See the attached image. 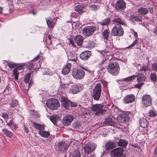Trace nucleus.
<instances>
[{"label":"nucleus","instance_id":"nucleus-44","mask_svg":"<svg viewBox=\"0 0 157 157\" xmlns=\"http://www.w3.org/2000/svg\"><path fill=\"white\" fill-rule=\"evenodd\" d=\"M132 19L134 21L139 22L142 21V18L140 16H135L133 17Z\"/></svg>","mask_w":157,"mask_h":157},{"label":"nucleus","instance_id":"nucleus-21","mask_svg":"<svg viewBox=\"0 0 157 157\" xmlns=\"http://www.w3.org/2000/svg\"><path fill=\"white\" fill-rule=\"evenodd\" d=\"M23 68V65H19L15 68L13 72V75H14V78L16 80H17L18 79V75L19 72L18 70H21Z\"/></svg>","mask_w":157,"mask_h":157},{"label":"nucleus","instance_id":"nucleus-33","mask_svg":"<svg viewBox=\"0 0 157 157\" xmlns=\"http://www.w3.org/2000/svg\"><path fill=\"white\" fill-rule=\"evenodd\" d=\"M31 75V73L27 74L25 75V77L24 78V82L26 83H29L28 86L29 88V87L30 85L31 84V82H30L29 83L30 78Z\"/></svg>","mask_w":157,"mask_h":157},{"label":"nucleus","instance_id":"nucleus-10","mask_svg":"<svg viewBox=\"0 0 157 157\" xmlns=\"http://www.w3.org/2000/svg\"><path fill=\"white\" fill-rule=\"evenodd\" d=\"M123 152L122 148L118 147L112 150L111 153L113 157H126L125 154Z\"/></svg>","mask_w":157,"mask_h":157},{"label":"nucleus","instance_id":"nucleus-45","mask_svg":"<svg viewBox=\"0 0 157 157\" xmlns=\"http://www.w3.org/2000/svg\"><path fill=\"white\" fill-rule=\"evenodd\" d=\"M84 43L86 44V47H91L93 46V42L90 41H85Z\"/></svg>","mask_w":157,"mask_h":157},{"label":"nucleus","instance_id":"nucleus-17","mask_svg":"<svg viewBox=\"0 0 157 157\" xmlns=\"http://www.w3.org/2000/svg\"><path fill=\"white\" fill-rule=\"evenodd\" d=\"M60 100L62 105L65 108L72 106V102L65 97L62 96Z\"/></svg>","mask_w":157,"mask_h":157},{"label":"nucleus","instance_id":"nucleus-23","mask_svg":"<svg viewBox=\"0 0 157 157\" xmlns=\"http://www.w3.org/2000/svg\"><path fill=\"white\" fill-rule=\"evenodd\" d=\"M71 64L70 63H67L65 67L63 68L62 70V73L64 75L68 74L70 71Z\"/></svg>","mask_w":157,"mask_h":157},{"label":"nucleus","instance_id":"nucleus-13","mask_svg":"<svg viewBox=\"0 0 157 157\" xmlns=\"http://www.w3.org/2000/svg\"><path fill=\"white\" fill-rule=\"evenodd\" d=\"M57 147L60 152L63 153L66 151L69 145L66 142L62 141L58 143Z\"/></svg>","mask_w":157,"mask_h":157},{"label":"nucleus","instance_id":"nucleus-26","mask_svg":"<svg viewBox=\"0 0 157 157\" xmlns=\"http://www.w3.org/2000/svg\"><path fill=\"white\" fill-rule=\"evenodd\" d=\"M116 143H117L118 146L124 147H126L128 144V142L127 140L121 139L118 140V141H116Z\"/></svg>","mask_w":157,"mask_h":157},{"label":"nucleus","instance_id":"nucleus-28","mask_svg":"<svg viewBox=\"0 0 157 157\" xmlns=\"http://www.w3.org/2000/svg\"><path fill=\"white\" fill-rule=\"evenodd\" d=\"M148 122L145 118H143L140 119V126L143 128H146L148 125Z\"/></svg>","mask_w":157,"mask_h":157},{"label":"nucleus","instance_id":"nucleus-55","mask_svg":"<svg viewBox=\"0 0 157 157\" xmlns=\"http://www.w3.org/2000/svg\"><path fill=\"white\" fill-rule=\"evenodd\" d=\"M43 75L47 74V75H52V72H51L49 71H46L43 72Z\"/></svg>","mask_w":157,"mask_h":157},{"label":"nucleus","instance_id":"nucleus-38","mask_svg":"<svg viewBox=\"0 0 157 157\" xmlns=\"http://www.w3.org/2000/svg\"><path fill=\"white\" fill-rule=\"evenodd\" d=\"M4 134L9 137H11L13 136V133L11 132L8 130L6 128H4L2 130Z\"/></svg>","mask_w":157,"mask_h":157},{"label":"nucleus","instance_id":"nucleus-34","mask_svg":"<svg viewBox=\"0 0 157 157\" xmlns=\"http://www.w3.org/2000/svg\"><path fill=\"white\" fill-rule=\"evenodd\" d=\"M46 22L48 27L52 28L54 26V23H53V20L50 17H48L46 19Z\"/></svg>","mask_w":157,"mask_h":157},{"label":"nucleus","instance_id":"nucleus-50","mask_svg":"<svg viewBox=\"0 0 157 157\" xmlns=\"http://www.w3.org/2000/svg\"><path fill=\"white\" fill-rule=\"evenodd\" d=\"M149 115L150 117H154L156 115V113L151 110L149 112Z\"/></svg>","mask_w":157,"mask_h":157},{"label":"nucleus","instance_id":"nucleus-32","mask_svg":"<svg viewBox=\"0 0 157 157\" xmlns=\"http://www.w3.org/2000/svg\"><path fill=\"white\" fill-rule=\"evenodd\" d=\"M69 60L75 62L77 59L76 55L74 52H71L68 56Z\"/></svg>","mask_w":157,"mask_h":157},{"label":"nucleus","instance_id":"nucleus-4","mask_svg":"<svg viewBox=\"0 0 157 157\" xmlns=\"http://www.w3.org/2000/svg\"><path fill=\"white\" fill-rule=\"evenodd\" d=\"M109 34V31L107 29L105 30L102 33L103 38L104 39L105 42L106 43L107 48V49H106L105 51V52H109L113 47V43L108 40V37Z\"/></svg>","mask_w":157,"mask_h":157},{"label":"nucleus","instance_id":"nucleus-24","mask_svg":"<svg viewBox=\"0 0 157 157\" xmlns=\"http://www.w3.org/2000/svg\"><path fill=\"white\" fill-rule=\"evenodd\" d=\"M83 37L80 35H77L75 38V40L76 43L79 46H81L83 42Z\"/></svg>","mask_w":157,"mask_h":157},{"label":"nucleus","instance_id":"nucleus-58","mask_svg":"<svg viewBox=\"0 0 157 157\" xmlns=\"http://www.w3.org/2000/svg\"><path fill=\"white\" fill-rule=\"evenodd\" d=\"M24 129L25 132L26 133H28L29 132V130L28 128L25 126H24Z\"/></svg>","mask_w":157,"mask_h":157},{"label":"nucleus","instance_id":"nucleus-30","mask_svg":"<svg viewBox=\"0 0 157 157\" xmlns=\"http://www.w3.org/2000/svg\"><path fill=\"white\" fill-rule=\"evenodd\" d=\"M49 119L52 122L54 125H55L56 124V122L59 120L60 117L56 115H53L52 116H50Z\"/></svg>","mask_w":157,"mask_h":157},{"label":"nucleus","instance_id":"nucleus-57","mask_svg":"<svg viewBox=\"0 0 157 157\" xmlns=\"http://www.w3.org/2000/svg\"><path fill=\"white\" fill-rule=\"evenodd\" d=\"M34 65V64L32 63H29L28 65V68L29 69H31L32 68H33V66Z\"/></svg>","mask_w":157,"mask_h":157},{"label":"nucleus","instance_id":"nucleus-15","mask_svg":"<svg viewBox=\"0 0 157 157\" xmlns=\"http://www.w3.org/2000/svg\"><path fill=\"white\" fill-rule=\"evenodd\" d=\"M74 119V116L68 114L64 117L62 121L63 124L65 126L70 124Z\"/></svg>","mask_w":157,"mask_h":157},{"label":"nucleus","instance_id":"nucleus-60","mask_svg":"<svg viewBox=\"0 0 157 157\" xmlns=\"http://www.w3.org/2000/svg\"><path fill=\"white\" fill-rule=\"evenodd\" d=\"M13 124V122L12 120L10 121L7 124L8 125H12Z\"/></svg>","mask_w":157,"mask_h":157},{"label":"nucleus","instance_id":"nucleus-42","mask_svg":"<svg viewBox=\"0 0 157 157\" xmlns=\"http://www.w3.org/2000/svg\"><path fill=\"white\" fill-rule=\"evenodd\" d=\"M71 155L72 157H80L81 154L79 151L76 150L73 152Z\"/></svg>","mask_w":157,"mask_h":157},{"label":"nucleus","instance_id":"nucleus-61","mask_svg":"<svg viewBox=\"0 0 157 157\" xmlns=\"http://www.w3.org/2000/svg\"><path fill=\"white\" fill-rule=\"evenodd\" d=\"M149 10L150 13H152L153 12V8L152 7L149 8Z\"/></svg>","mask_w":157,"mask_h":157},{"label":"nucleus","instance_id":"nucleus-36","mask_svg":"<svg viewBox=\"0 0 157 157\" xmlns=\"http://www.w3.org/2000/svg\"><path fill=\"white\" fill-rule=\"evenodd\" d=\"M115 144L113 142H108L105 145L106 149H110L114 147Z\"/></svg>","mask_w":157,"mask_h":157},{"label":"nucleus","instance_id":"nucleus-64","mask_svg":"<svg viewBox=\"0 0 157 157\" xmlns=\"http://www.w3.org/2000/svg\"><path fill=\"white\" fill-rule=\"evenodd\" d=\"M154 152L155 154L157 155V146L155 148V149L154 150Z\"/></svg>","mask_w":157,"mask_h":157},{"label":"nucleus","instance_id":"nucleus-40","mask_svg":"<svg viewBox=\"0 0 157 157\" xmlns=\"http://www.w3.org/2000/svg\"><path fill=\"white\" fill-rule=\"evenodd\" d=\"M83 8V6L81 5H78L75 8V10L80 13L82 12Z\"/></svg>","mask_w":157,"mask_h":157},{"label":"nucleus","instance_id":"nucleus-53","mask_svg":"<svg viewBox=\"0 0 157 157\" xmlns=\"http://www.w3.org/2000/svg\"><path fill=\"white\" fill-rule=\"evenodd\" d=\"M61 87L62 89H64L65 88L68 86V84H64L61 82L60 84Z\"/></svg>","mask_w":157,"mask_h":157},{"label":"nucleus","instance_id":"nucleus-7","mask_svg":"<svg viewBox=\"0 0 157 157\" xmlns=\"http://www.w3.org/2000/svg\"><path fill=\"white\" fill-rule=\"evenodd\" d=\"M101 84L100 83L96 85L93 92L92 97L94 100L98 101L99 99L101 96Z\"/></svg>","mask_w":157,"mask_h":157},{"label":"nucleus","instance_id":"nucleus-5","mask_svg":"<svg viewBox=\"0 0 157 157\" xmlns=\"http://www.w3.org/2000/svg\"><path fill=\"white\" fill-rule=\"evenodd\" d=\"M111 35L113 36H121L123 35L124 31L119 25H115L111 30Z\"/></svg>","mask_w":157,"mask_h":157},{"label":"nucleus","instance_id":"nucleus-29","mask_svg":"<svg viewBox=\"0 0 157 157\" xmlns=\"http://www.w3.org/2000/svg\"><path fill=\"white\" fill-rule=\"evenodd\" d=\"M33 126L34 128L39 131H43L44 129V126L41 124L37 123L35 122H33Z\"/></svg>","mask_w":157,"mask_h":157},{"label":"nucleus","instance_id":"nucleus-22","mask_svg":"<svg viewBox=\"0 0 157 157\" xmlns=\"http://www.w3.org/2000/svg\"><path fill=\"white\" fill-rule=\"evenodd\" d=\"M91 52L89 51H85L82 52L80 54V57L82 59L86 60L91 56Z\"/></svg>","mask_w":157,"mask_h":157},{"label":"nucleus","instance_id":"nucleus-25","mask_svg":"<svg viewBox=\"0 0 157 157\" xmlns=\"http://www.w3.org/2000/svg\"><path fill=\"white\" fill-rule=\"evenodd\" d=\"M104 123L105 125L114 126L115 125L112 119L110 117H108L105 119Z\"/></svg>","mask_w":157,"mask_h":157},{"label":"nucleus","instance_id":"nucleus-52","mask_svg":"<svg viewBox=\"0 0 157 157\" xmlns=\"http://www.w3.org/2000/svg\"><path fill=\"white\" fill-rule=\"evenodd\" d=\"M32 114L35 117H39L38 112L34 110H32Z\"/></svg>","mask_w":157,"mask_h":157},{"label":"nucleus","instance_id":"nucleus-9","mask_svg":"<svg viewBox=\"0 0 157 157\" xmlns=\"http://www.w3.org/2000/svg\"><path fill=\"white\" fill-rule=\"evenodd\" d=\"M46 105L49 109L52 110L56 109L59 106V101L56 99H51L48 100Z\"/></svg>","mask_w":157,"mask_h":157},{"label":"nucleus","instance_id":"nucleus-62","mask_svg":"<svg viewBox=\"0 0 157 157\" xmlns=\"http://www.w3.org/2000/svg\"><path fill=\"white\" fill-rule=\"evenodd\" d=\"M3 10V8L2 7L0 6V14H2Z\"/></svg>","mask_w":157,"mask_h":157},{"label":"nucleus","instance_id":"nucleus-1","mask_svg":"<svg viewBox=\"0 0 157 157\" xmlns=\"http://www.w3.org/2000/svg\"><path fill=\"white\" fill-rule=\"evenodd\" d=\"M104 105L101 104H97L93 105L91 107L92 111L95 112L96 115L99 116L106 113L107 109L106 107L104 108Z\"/></svg>","mask_w":157,"mask_h":157},{"label":"nucleus","instance_id":"nucleus-47","mask_svg":"<svg viewBox=\"0 0 157 157\" xmlns=\"http://www.w3.org/2000/svg\"><path fill=\"white\" fill-rule=\"evenodd\" d=\"M137 40L136 39L130 45H129L127 47V48L129 49L132 48L137 43Z\"/></svg>","mask_w":157,"mask_h":157},{"label":"nucleus","instance_id":"nucleus-35","mask_svg":"<svg viewBox=\"0 0 157 157\" xmlns=\"http://www.w3.org/2000/svg\"><path fill=\"white\" fill-rule=\"evenodd\" d=\"M38 133L42 137L47 138L50 135L49 132L45 131H39Z\"/></svg>","mask_w":157,"mask_h":157},{"label":"nucleus","instance_id":"nucleus-39","mask_svg":"<svg viewBox=\"0 0 157 157\" xmlns=\"http://www.w3.org/2000/svg\"><path fill=\"white\" fill-rule=\"evenodd\" d=\"M151 80L153 82H156L157 81V77L155 73H151L150 76Z\"/></svg>","mask_w":157,"mask_h":157},{"label":"nucleus","instance_id":"nucleus-63","mask_svg":"<svg viewBox=\"0 0 157 157\" xmlns=\"http://www.w3.org/2000/svg\"><path fill=\"white\" fill-rule=\"evenodd\" d=\"M154 33H155V34L157 35V29L155 28L154 29Z\"/></svg>","mask_w":157,"mask_h":157},{"label":"nucleus","instance_id":"nucleus-27","mask_svg":"<svg viewBox=\"0 0 157 157\" xmlns=\"http://www.w3.org/2000/svg\"><path fill=\"white\" fill-rule=\"evenodd\" d=\"M129 117L127 114H123L121 115L119 121L121 123H125L129 119Z\"/></svg>","mask_w":157,"mask_h":157},{"label":"nucleus","instance_id":"nucleus-51","mask_svg":"<svg viewBox=\"0 0 157 157\" xmlns=\"http://www.w3.org/2000/svg\"><path fill=\"white\" fill-rule=\"evenodd\" d=\"M90 8L93 10H95L98 9L97 7L95 5H92L89 6Z\"/></svg>","mask_w":157,"mask_h":157},{"label":"nucleus","instance_id":"nucleus-18","mask_svg":"<svg viewBox=\"0 0 157 157\" xmlns=\"http://www.w3.org/2000/svg\"><path fill=\"white\" fill-rule=\"evenodd\" d=\"M126 8V3L123 0H119L116 2L115 4V8L117 10H124Z\"/></svg>","mask_w":157,"mask_h":157},{"label":"nucleus","instance_id":"nucleus-46","mask_svg":"<svg viewBox=\"0 0 157 157\" xmlns=\"http://www.w3.org/2000/svg\"><path fill=\"white\" fill-rule=\"evenodd\" d=\"M151 67L153 71H157V62L152 64Z\"/></svg>","mask_w":157,"mask_h":157},{"label":"nucleus","instance_id":"nucleus-59","mask_svg":"<svg viewBox=\"0 0 157 157\" xmlns=\"http://www.w3.org/2000/svg\"><path fill=\"white\" fill-rule=\"evenodd\" d=\"M91 153H85V155L87 156V157H94L93 155H92L91 154H90Z\"/></svg>","mask_w":157,"mask_h":157},{"label":"nucleus","instance_id":"nucleus-6","mask_svg":"<svg viewBox=\"0 0 157 157\" xmlns=\"http://www.w3.org/2000/svg\"><path fill=\"white\" fill-rule=\"evenodd\" d=\"M96 29V27L94 26H87L83 29L82 34L85 36H89L92 35Z\"/></svg>","mask_w":157,"mask_h":157},{"label":"nucleus","instance_id":"nucleus-49","mask_svg":"<svg viewBox=\"0 0 157 157\" xmlns=\"http://www.w3.org/2000/svg\"><path fill=\"white\" fill-rule=\"evenodd\" d=\"M148 67L147 66H143L139 70L140 71H146L148 70Z\"/></svg>","mask_w":157,"mask_h":157},{"label":"nucleus","instance_id":"nucleus-54","mask_svg":"<svg viewBox=\"0 0 157 157\" xmlns=\"http://www.w3.org/2000/svg\"><path fill=\"white\" fill-rule=\"evenodd\" d=\"M2 116L4 119H6L8 118L9 116L8 114L7 113H3L2 114Z\"/></svg>","mask_w":157,"mask_h":157},{"label":"nucleus","instance_id":"nucleus-3","mask_svg":"<svg viewBox=\"0 0 157 157\" xmlns=\"http://www.w3.org/2000/svg\"><path fill=\"white\" fill-rule=\"evenodd\" d=\"M108 71L112 75H117L119 73L120 67L118 63L116 62L109 63L107 67Z\"/></svg>","mask_w":157,"mask_h":157},{"label":"nucleus","instance_id":"nucleus-19","mask_svg":"<svg viewBox=\"0 0 157 157\" xmlns=\"http://www.w3.org/2000/svg\"><path fill=\"white\" fill-rule=\"evenodd\" d=\"M135 96L133 94L127 95L123 99L124 103L125 104L132 103L135 100Z\"/></svg>","mask_w":157,"mask_h":157},{"label":"nucleus","instance_id":"nucleus-16","mask_svg":"<svg viewBox=\"0 0 157 157\" xmlns=\"http://www.w3.org/2000/svg\"><path fill=\"white\" fill-rule=\"evenodd\" d=\"M9 105V110L13 111L15 110L17 111L19 106L18 101L17 100H12L8 104Z\"/></svg>","mask_w":157,"mask_h":157},{"label":"nucleus","instance_id":"nucleus-12","mask_svg":"<svg viewBox=\"0 0 157 157\" xmlns=\"http://www.w3.org/2000/svg\"><path fill=\"white\" fill-rule=\"evenodd\" d=\"M97 147V145L94 143H88L84 146V150L85 153H91Z\"/></svg>","mask_w":157,"mask_h":157},{"label":"nucleus","instance_id":"nucleus-8","mask_svg":"<svg viewBox=\"0 0 157 157\" xmlns=\"http://www.w3.org/2000/svg\"><path fill=\"white\" fill-rule=\"evenodd\" d=\"M137 77L136 80L138 83L135 85V87L140 89L144 84V82L146 79V76L143 73L138 74L135 75Z\"/></svg>","mask_w":157,"mask_h":157},{"label":"nucleus","instance_id":"nucleus-14","mask_svg":"<svg viewBox=\"0 0 157 157\" xmlns=\"http://www.w3.org/2000/svg\"><path fill=\"white\" fill-rule=\"evenodd\" d=\"M84 88L82 85H73L71 86L69 92L73 94H75L79 92L80 90H82Z\"/></svg>","mask_w":157,"mask_h":157},{"label":"nucleus","instance_id":"nucleus-37","mask_svg":"<svg viewBox=\"0 0 157 157\" xmlns=\"http://www.w3.org/2000/svg\"><path fill=\"white\" fill-rule=\"evenodd\" d=\"M110 18L109 17L101 21L100 24L101 25H108L110 22Z\"/></svg>","mask_w":157,"mask_h":157},{"label":"nucleus","instance_id":"nucleus-31","mask_svg":"<svg viewBox=\"0 0 157 157\" xmlns=\"http://www.w3.org/2000/svg\"><path fill=\"white\" fill-rule=\"evenodd\" d=\"M148 9L145 7H141L138 10V13L142 15H145L147 14L148 13Z\"/></svg>","mask_w":157,"mask_h":157},{"label":"nucleus","instance_id":"nucleus-43","mask_svg":"<svg viewBox=\"0 0 157 157\" xmlns=\"http://www.w3.org/2000/svg\"><path fill=\"white\" fill-rule=\"evenodd\" d=\"M136 76L135 75H134L130 76H129L128 77H127L125 78H124L123 79L124 81L128 82L132 81V80L136 78Z\"/></svg>","mask_w":157,"mask_h":157},{"label":"nucleus","instance_id":"nucleus-2","mask_svg":"<svg viewBox=\"0 0 157 157\" xmlns=\"http://www.w3.org/2000/svg\"><path fill=\"white\" fill-rule=\"evenodd\" d=\"M84 70L88 71V69L85 67H82L81 68L78 69L75 68L72 72V75L74 78L81 79L85 76V72Z\"/></svg>","mask_w":157,"mask_h":157},{"label":"nucleus","instance_id":"nucleus-48","mask_svg":"<svg viewBox=\"0 0 157 157\" xmlns=\"http://www.w3.org/2000/svg\"><path fill=\"white\" fill-rule=\"evenodd\" d=\"M8 65L9 67L11 69H12L15 67L16 66V65L15 63L12 62L8 63Z\"/></svg>","mask_w":157,"mask_h":157},{"label":"nucleus","instance_id":"nucleus-20","mask_svg":"<svg viewBox=\"0 0 157 157\" xmlns=\"http://www.w3.org/2000/svg\"><path fill=\"white\" fill-rule=\"evenodd\" d=\"M112 21L116 25H125L124 20L118 16H114Z\"/></svg>","mask_w":157,"mask_h":157},{"label":"nucleus","instance_id":"nucleus-41","mask_svg":"<svg viewBox=\"0 0 157 157\" xmlns=\"http://www.w3.org/2000/svg\"><path fill=\"white\" fill-rule=\"evenodd\" d=\"M80 125L79 122L78 121H75L73 123L72 127L75 129H77L79 128Z\"/></svg>","mask_w":157,"mask_h":157},{"label":"nucleus","instance_id":"nucleus-11","mask_svg":"<svg viewBox=\"0 0 157 157\" xmlns=\"http://www.w3.org/2000/svg\"><path fill=\"white\" fill-rule=\"evenodd\" d=\"M152 99L150 96L147 94L144 95L142 97V102L143 106L147 107L151 104Z\"/></svg>","mask_w":157,"mask_h":157},{"label":"nucleus","instance_id":"nucleus-56","mask_svg":"<svg viewBox=\"0 0 157 157\" xmlns=\"http://www.w3.org/2000/svg\"><path fill=\"white\" fill-rule=\"evenodd\" d=\"M29 13L32 14L33 15H35L36 14V10L32 9L30 11Z\"/></svg>","mask_w":157,"mask_h":157}]
</instances>
